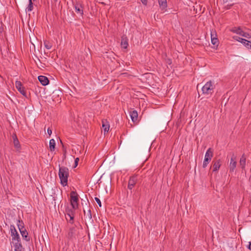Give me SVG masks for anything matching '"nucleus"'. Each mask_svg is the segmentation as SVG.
I'll use <instances>...</instances> for the list:
<instances>
[{
  "label": "nucleus",
  "instance_id": "nucleus-22",
  "mask_svg": "<svg viewBox=\"0 0 251 251\" xmlns=\"http://www.w3.org/2000/svg\"><path fill=\"white\" fill-rule=\"evenodd\" d=\"M49 147L51 151H53L55 150V141L53 139H51L50 140Z\"/></svg>",
  "mask_w": 251,
  "mask_h": 251
},
{
  "label": "nucleus",
  "instance_id": "nucleus-29",
  "mask_svg": "<svg viewBox=\"0 0 251 251\" xmlns=\"http://www.w3.org/2000/svg\"><path fill=\"white\" fill-rule=\"evenodd\" d=\"M75 12L77 13H80L81 15L83 14V10L81 9L80 7H75Z\"/></svg>",
  "mask_w": 251,
  "mask_h": 251
},
{
  "label": "nucleus",
  "instance_id": "nucleus-11",
  "mask_svg": "<svg viewBox=\"0 0 251 251\" xmlns=\"http://www.w3.org/2000/svg\"><path fill=\"white\" fill-rule=\"evenodd\" d=\"M129 115L133 122L135 123L137 122L138 115L136 110L131 109L129 111Z\"/></svg>",
  "mask_w": 251,
  "mask_h": 251
},
{
  "label": "nucleus",
  "instance_id": "nucleus-12",
  "mask_svg": "<svg viewBox=\"0 0 251 251\" xmlns=\"http://www.w3.org/2000/svg\"><path fill=\"white\" fill-rule=\"evenodd\" d=\"M212 171H218L221 165L220 159L213 160L212 162Z\"/></svg>",
  "mask_w": 251,
  "mask_h": 251
},
{
  "label": "nucleus",
  "instance_id": "nucleus-20",
  "mask_svg": "<svg viewBox=\"0 0 251 251\" xmlns=\"http://www.w3.org/2000/svg\"><path fill=\"white\" fill-rule=\"evenodd\" d=\"M159 6L162 9H165L167 7V0H157Z\"/></svg>",
  "mask_w": 251,
  "mask_h": 251
},
{
  "label": "nucleus",
  "instance_id": "nucleus-25",
  "mask_svg": "<svg viewBox=\"0 0 251 251\" xmlns=\"http://www.w3.org/2000/svg\"><path fill=\"white\" fill-rule=\"evenodd\" d=\"M29 4L26 8V10L28 12H30L33 10V3L32 0H29Z\"/></svg>",
  "mask_w": 251,
  "mask_h": 251
},
{
  "label": "nucleus",
  "instance_id": "nucleus-16",
  "mask_svg": "<svg viewBox=\"0 0 251 251\" xmlns=\"http://www.w3.org/2000/svg\"><path fill=\"white\" fill-rule=\"evenodd\" d=\"M121 45L122 48H123L124 49H126L127 48L128 44V39L126 37L123 36L122 37Z\"/></svg>",
  "mask_w": 251,
  "mask_h": 251
},
{
  "label": "nucleus",
  "instance_id": "nucleus-6",
  "mask_svg": "<svg viewBox=\"0 0 251 251\" xmlns=\"http://www.w3.org/2000/svg\"><path fill=\"white\" fill-rule=\"evenodd\" d=\"M10 231L12 236V240L16 241L18 239H20L19 234H18L17 231L16 230L14 226L11 225Z\"/></svg>",
  "mask_w": 251,
  "mask_h": 251
},
{
  "label": "nucleus",
  "instance_id": "nucleus-18",
  "mask_svg": "<svg viewBox=\"0 0 251 251\" xmlns=\"http://www.w3.org/2000/svg\"><path fill=\"white\" fill-rule=\"evenodd\" d=\"M246 158L245 157V154H243L242 156L240 158V161H239V164L242 169L243 170L245 168L246 166Z\"/></svg>",
  "mask_w": 251,
  "mask_h": 251
},
{
  "label": "nucleus",
  "instance_id": "nucleus-33",
  "mask_svg": "<svg viewBox=\"0 0 251 251\" xmlns=\"http://www.w3.org/2000/svg\"><path fill=\"white\" fill-rule=\"evenodd\" d=\"M87 216L90 219L92 218L91 212V210L90 209H89L88 210V212H87Z\"/></svg>",
  "mask_w": 251,
  "mask_h": 251
},
{
  "label": "nucleus",
  "instance_id": "nucleus-34",
  "mask_svg": "<svg viewBox=\"0 0 251 251\" xmlns=\"http://www.w3.org/2000/svg\"><path fill=\"white\" fill-rule=\"evenodd\" d=\"M79 160V158L77 157L75 159V167H76L78 165V162Z\"/></svg>",
  "mask_w": 251,
  "mask_h": 251
},
{
  "label": "nucleus",
  "instance_id": "nucleus-21",
  "mask_svg": "<svg viewBox=\"0 0 251 251\" xmlns=\"http://www.w3.org/2000/svg\"><path fill=\"white\" fill-rule=\"evenodd\" d=\"M102 126L103 129L104 133L105 134L106 132H107L109 129V125L107 123L106 121H102Z\"/></svg>",
  "mask_w": 251,
  "mask_h": 251
},
{
  "label": "nucleus",
  "instance_id": "nucleus-36",
  "mask_svg": "<svg viewBox=\"0 0 251 251\" xmlns=\"http://www.w3.org/2000/svg\"><path fill=\"white\" fill-rule=\"evenodd\" d=\"M141 1V2H142V3L145 5H147V3H148V0H140Z\"/></svg>",
  "mask_w": 251,
  "mask_h": 251
},
{
  "label": "nucleus",
  "instance_id": "nucleus-37",
  "mask_svg": "<svg viewBox=\"0 0 251 251\" xmlns=\"http://www.w3.org/2000/svg\"><path fill=\"white\" fill-rule=\"evenodd\" d=\"M249 250H251V242H249V246L248 247Z\"/></svg>",
  "mask_w": 251,
  "mask_h": 251
},
{
  "label": "nucleus",
  "instance_id": "nucleus-8",
  "mask_svg": "<svg viewBox=\"0 0 251 251\" xmlns=\"http://www.w3.org/2000/svg\"><path fill=\"white\" fill-rule=\"evenodd\" d=\"M137 181V178L136 176H131L128 180V189L131 190L135 186Z\"/></svg>",
  "mask_w": 251,
  "mask_h": 251
},
{
  "label": "nucleus",
  "instance_id": "nucleus-32",
  "mask_svg": "<svg viewBox=\"0 0 251 251\" xmlns=\"http://www.w3.org/2000/svg\"><path fill=\"white\" fill-rule=\"evenodd\" d=\"M245 46L249 49L251 50V42L248 41L247 44L245 45Z\"/></svg>",
  "mask_w": 251,
  "mask_h": 251
},
{
  "label": "nucleus",
  "instance_id": "nucleus-26",
  "mask_svg": "<svg viewBox=\"0 0 251 251\" xmlns=\"http://www.w3.org/2000/svg\"><path fill=\"white\" fill-rule=\"evenodd\" d=\"M44 44L45 48L48 50L50 49L52 47V44L50 43L49 41H45Z\"/></svg>",
  "mask_w": 251,
  "mask_h": 251
},
{
  "label": "nucleus",
  "instance_id": "nucleus-9",
  "mask_svg": "<svg viewBox=\"0 0 251 251\" xmlns=\"http://www.w3.org/2000/svg\"><path fill=\"white\" fill-rule=\"evenodd\" d=\"M237 162L235 156L233 155L230 159L229 163V171L233 172L236 167Z\"/></svg>",
  "mask_w": 251,
  "mask_h": 251
},
{
  "label": "nucleus",
  "instance_id": "nucleus-38",
  "mask_svg": "<svg viewBox=\"0 0 251 251\" xmlns=\"http://www.w3.org/2000/svg\"><path fill=\"white\" fill-rule=\"evenodd\" d=\"M232 1V0H223V2L224 3H226V2H227L228 1Z\"/></svg>",
  "mask_w": 251,
  "mask_h": 251
},
{
  "label": "nucleus",
  "instance_id": "nucleus-23",
  "mask_svg": "<svg viewBox=\"0 0 251 251\" xmlns=\"http://www.w3.org/2000/svg\"><path fill=\"white\" fill-rule=\"evenodd\" d=\"M233 38L234 40H236V41H237L242 43L245 46L247 44V42L248 41V40H246L245 39L240 38V37L236 36H233Z\"/></svg>",
  "mask_w": 251,
  "mask_h": 251
},
{
  "label": "nucleus",
  "instance_id": "nucleus-14",
  "mask_svg": "<svg viewBox=\"0 0 251 251\" xmlns=\"http://www.w3.org/2000/svg\"><path fill=\"white\" fill-rule=\"evenodd\" d=\"M13 246L14 247V250L16 249H23V247L21 242V239H18L17 240H12V241Z\"/></svg>",
  "mask_w": 251,
  "mask_h": 251
},
{
  "label": "nucleus",
  "instance_id": "nucleus-19",
  "mask_svg": "<svg viewBox=\"0 0 251 251\" xmlns=\"http://www.w3.org/2000/svg\"><path fill=\"white\" fill-rule=\"evenodd\" d=\"M212 156L213 151H212L211 148H209L205 153L204 158L209 160H211Z\"/></svg>",
  "mask_w": 251,
  "mask_h": 251
},
{
  "label": "nucleus",
  "instance_id": "nucleus-30",
  "mask_svg": "<svg viewBox=\"0 0 251 251\" xmlns=\"http://www.w3.org/2000/svg\"><path fill=\"white\" fill-rule=\"evenodd\" d=\"M217 38V34L215 31H211V38Z\"/></svg>",
  "mask_w": 251,
  "mask_h": 251
},
{
  "label": "nucleus",
  "instance_id": "nucleus-1",
  "mask_svg": "<svg viewBox=\"0 0 251 251\" xmlns=\"http://www.w3.org/2000/svg\"><path fill=\"white\" fill-rule=\"evenodd\" d=\"M69 175V169L64 166L59 167L58 176L60 179V183L63 186L68 184V178Z\"/></svg>",
  "mask_w": 251,
  "mask_h": 251
},
{
  "label": "nucleus",
  "instance_id": "nucleus-4",
  "mask_svg": "<svg viewBox=\"0 0 251 251\" xmlns=\"http://www.w3.org/2000/svg\"><path fill=\"white\" fill-rule=\"evenodd\" d=\"M78 234L77 228L75 226L70 227L67 232L66 237L69 241H72L75 239Z\"/></svg>",
  "mask_w": 251,
  "mask_h": 251
},
{
  "label": "nucleus",
  "instance_id": "nucleus-5",
  "mask_svg": "<svg viewBox=\"0 0 251 251\" xmlns=\"http://www.w3.org/2000/svg\"><path fill=\"white\" fill-rule=\"evenodd\" d=\"M231 31L247 38L251 37L249 33L243 31L240 27H234L231 29Z\"/></svg>",
  "mask_w": 251,
  "mask_h": 251
},
{
  "label": "nucleus",
  "instance_id": "nucleus-24",
  "mask_svg": "<svg viewBox=\"0 0 251 251\" xmlns=\"http://www.w3.org/2000/svg\"><path fill=\"white\" fill-rule=\"evenodd\" d=\"M17 226L19 230L25 229L24 224L23 222L20 219L18 220Z\"/></svg>",
  "mask_w": 251,
  "mask_h": 251
},
{
  "label": "nucleus",
  "instance_id": "nucleus-3",
  "mask_svg": "<svg viewBox=\"0 0 251 251\" xmlns=\"http://www.w3.org/2000/svg\"><path fill=\"white\" fill-rule=\"evenodd\" d=\"M71 204L73 209L78 207V195L75 191H72L70 193Z\"/></svg>",
  "mask_w": 251,
  "mask_h": 251
},
{
  "label": "nucleus",
  "instance_id": "nucleus-13",
  "mask_svg": "<svg viewBox=\"0 0 251 251\" xmlns=\"http://www.w3.org/2000/svg\"><path fill=\"white\" fill-rule=\"evenodd\" d=\"M40 82L43 85L46 86L49 84V80L47 77L43 75H40L38 77Z\"/></svg>",
  "mask_w": 251,
  "mask_h": 251
},
{
  "label": "nucleus",
  "instance_id": "nucleus-35",
  "mask_svg": "<svg viewBox=\"0 0 251 251\" xmlns=\"http://www.w3.org/2000/svg\"><path fill=\"white\" fill-rule=\"evenodd\" d=\"M48 134L49 135V136H50L52 133V130L49 127L47 130Z\"/></svg>",
  "mask_w": 251,
  "mask_h": 251
},
{
  "label": "nucleus",
  "instance_id": "nucleus-10",
  "mask_svg": "<svg viewBox=\"0 0 251 251\" xmlns=\"http://www.w3.org/2000/svg\"><path fill=\"white\" fill-rule=\"evenodd\" d=\"M66 220L71 224L74 223V211L72 210H69L65 214Z\"/></svg>",
  "mask_w": 251,
  "mask_h": 251
},
{
  "label": "nucleus",
  "instance_id": "nucleus-27",
  "mask_svg": "<svg viewBox=\"0 0 251 251\" xmlns=\"http://www.w3.org/2000/svg\"><path fill=\"white\" fill-rule=\"evenodd\" d=\"M211 43L216 47L218 46L219 40L217 38H212Z\"/></svg>",
  "mask_w": 251,
  "mask_h": 251
},
{
  "label": "nucleus",
  "instance_id": "nucleus-31",
  "mask_svg": "<svg viewBox=\"0 0 251 251\" xmlns=\"http://www.w3.org/2000/svg\"><path fill=\"white\" fill-rule=\"evenodd\" d=\"M95 200L96 201V202L98 203V204H99V206L101 207V203L100 200L97 197H95Z\"/></svg>",
  "mask_w": 251,
  "mask_h": 251
},
{
  "label": "nucleus",
  "instance_id": "nucleus-28",
  "mask_svg": "<svg viewBox=\"0 0 251 251\" xmlns=\"http://www.w3.org/2000/svg\"><path fill=\"white\" fill-rule=\"evenodd\" d=\"M211 160H209V159H204V161H203V164H202V167L203 168H205L207 167L208 164L209 163V162Z\"/></svg>",
  "mask_w": 251,
  "mask_h": 251
},
{
  "label": "nucleus",
  "instance_id": "nucleus-17",
  "mask_svg": "<svg viewBox=\"0 0 251 251\" xmlns=\"http://www.w3.org/2000/svg\"><path fill=\"white\" fill-rule=\"evenodd\" d=\"M12 138H13V143H14V147L17 150H19V149H20L21 146H20L19 141V140H18V139L16 134L13 135Z\"/></svg>",
  "mask_w": 251,
  "mask_h": 251
},
{
  "label": "nucleus",
  "instance_id": "nucleus-2",
  "mask_svg": "<svg viewBox=\"0 0 251 251\" xmlns=\"http://www.w3.org/2000/svg\"><path fill=\"white\" fill-rule=\"evenodd\" d=\"M215 85L214 81L210 80L207 82L202 87V93L204 95H211L214 91Z\"/></svg>",
  "mask_w": 251,
  "mask_h": 251
},
{
  "label": "nucleus",
  "instance_id": "nucleus-7",
  "mask_svg": "<svg viewBox=\"0 0 251 251\" xmlns=\"http://www.w3.org/2000/svg\"><path fill=\"white\" fill-rule=\"evenodd\" d=\"M15 87L22 95L26 96V92L25 90V87H23L21 81H16L15 82Z\"/></svg>",
  "mask_w": 251,
  "mask_h": 251
},
{
  "label": "nucleus",
  "instance_id": "nucleus-15",
  "mask_svg": "<svg viewBox=\"0 0 251 251\" xmlns=\"http://www.w3.org/2000/svg\"><path fill=\"white\" fill-rule=\"evenodd\" d=\"M20 233L23 239L26 241H29L30 237L28 236V234L25 228L20 230Z\"/></svg>",
  "mask_w": 251,
  "mask_h": 251
},
{
  "label": "nucleus",
  "instance_id": "nucleus-39",
  "mask_svg": "<svg viewBox=\"0 0 251 251\" xmlns=\"http://www.w3.org/2000/svg\"><path fill=\"white\" fill-rule=\"evenodd\" d=\"M23 249H16V250H14V251H22Z\"/></svg>",
  "mask_w": 251,
  "mask_h": 251
},
{
  "label": "nucleus",
  "instance_id": "nucleus-40",
  "mask_svg": "<svg viewBox=\"0 0 251 251\" xmlns=\"http://www.w3.org/2000/svg\"><path fill=\"white\" fill-rule=\"evenodd\" d=\"M232 5H233V3L229 5V7H230V6H231Z\"/></svg>",
  "mask_w": 251,
  "mask_h": 251
}]
</instances>
